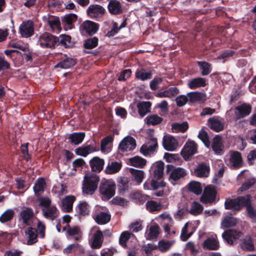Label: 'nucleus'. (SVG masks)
Returning <instances> with one entry per match:
<instances>
[{
	"mask_svg": "<svg viewBox=\"0 0 256 256\" xmlns=\"http://www.w3.org/2000/svg\"><path fill=\"white\" fill-rule=\"evenodd\" d=\"M224 207L226 210L236 212L240 211L242 208L246 207L247 216L252 220V222H256V210L252 205L251 196L250 194L239 196L235 198H226Z\"/></svg>",
	"mask_w": 256,
	"mask_h": 256,
	"instance_id": "f257e3e1",
	"label": "nucleus"
},
{
	"mask_svg": "<svg viewBox=\"0 0 256 256\" xmlns=\"http://www.w3.org/2000/svg\"><path fill=\"white\" fill-rule=\"evenodd\" d=\"M99 176L94 174L84 176L82 184V192L85 194H92L97 189Z\"/></svg>",
	"mask_w": 256,
	"mask_h": 256,
	"instance_id": "f03ea898",
	"label": "nucleus"
},
{
	"mask_svg": "<svg viewBox=\"0 0 256 256\" xmlns=\"http://www.w3.org/2000/svg\"><path fill=\"white\" fill-rule=\"evenodd\" d=\"M37 43L43 48H54L58 42L57 36L52 35L49 32H44L36 35Z\"/></svg>",
	"mask_w": 256,
	"mask_h": 256,
	"instance_id": "7ed1b4c3",
	"label": "nucleus"
},
{
	"mask_svg": "<svg viewBox=\"0 0 256 256\" xmlns=\"http://www.w3.org/2000/svg\"><path fill=\"white\" fill-rule=\"evenodd\" d=\"M116 187L114 182L106 180L100 184V192L103 197L109 200L115 194Z\"/></svg>",
	"mask_w": 256,
	"mask_h": 256,
	"instance_id": "20e7f679",
	"label": "nucleus"
},
{
	"mask_svg": "<svg viewBox=\"0 0 256 256\" xmlns=\"http://www.w3.org/2000/svg\"><path fill=\"white\" fill-rule=\"evenodd\" d=\"M217 192L214 187L207 186L205 188L200 200L204 204H212L215 202Z\"/></svg>",
	"mask_w": 256,
	"mask_h": 256,
	"instance_id": "39448f33",
	"label": "nucleus"
},
{
	"mask_svg": "<svg viewBox=\"0 0 256 256\" xmlns=\"http://www.w3.org/2000/svg\"><path fill=\"white\" fill-rule=\"evenodd\" d=\"M43 21L46 24V26L50 28L52 32L58 33L61 30V26L60 19L58 17L47 15L43 16Z\"/></svg>",
	"mask_w": 256,
	"mask_h": 256,
	"instance_id": "423d86ee",
	"label": "nucleus"
},
{
	"mask_svg": "<svg viewBox=\"0 0 256 256\" xmlns=\"http://www.w3.org/2000/svg\"><path fill=\"white\" fill-rule=\"evenodd\" d=\"M34 216V214L33 209L30 207H26L20 211L19 214V220L22 221L23 224L27 226H30Z\"/></svg>",
	"mask_w": 256,
	"mask_h": 256,
	"instance_id": "0eeeda50",
	"label": "nucleus"
},
{
	"mask_svg": "<svg viewBox=\"0 0 256 256\" xmlns=\"http://www.w3.org/2000/svg\"><path fill=\"white\" fill-rule=\"evenodd\" d=\"M197 144L194 141L187 142L182 150L180 154L184 160H188L190 157L194 154L197 152Z\"/></svg>",
	"mask_w": 256,
	"mask_h": 256,
	"instance_id": "6e6552de",
	"label": "nucleus"
},
{
	"mask_svg": "<svg viewBox=\"0 0 256 256\" xmlns=\"http://www.w3.org/2000/svg\"><path fill=\"white\" fill-rule=\"evenodd\" d=\"M166 168V172H170V178L174 181L184 178L186 174L184 169L182 168H175L172 164H168Z\"/></svg>",
	"mask_w": 256,
	"mask_h": 256,
	"instance_id": "1a4fd4ad",
	"label": "nucleus"
},
{
	"mask_svg": "<svg viewBox=\"0 0 256 256\" xmlns=\"http://www.w3.org/2000/svg\"><path fill=\"white\" fill-rule=\"evenodd\" d=\"M105 13V9L103 6L97 4H90L86 10L88 16L92 18L102 17Z\"/></svg>",
	"mask_w": 256,
	"mask_h": 256,
	"instance_id": "9d476101",
	"label": "nucleus"
},
{
	"mask_svg": "<svg viewBox=\"0 0 256 256\" xmlns=\"http://www.w3.org/2000/svg\"><path fill=\"white\" fill-rule=\"evenodd\" d=\"M136 147L135 139L130 136L124 138L120 142L118 148L122 152L134 150Z\"/></svg>",
	"mask_w": 256,
	"mask_h": 256,
	"instance_id": "9b49d317",
	"label": "nucleus"
},
{
	"mask_svg": "<svg viewBox=\"0 0 256 256\" xmlns=\"http://www.w3.org/2000/svg\"><path fill=\"white\" fill-rule=\"evenodd\" d=\"M80 30L82 34H93L96 32L98 29V25L90 20H86L80 26Z\"/></svg>",
	"mask_w": 256,
	"mask_h": 256,
	"instance_id": "f8f14e48",
	"label": "nucleus"
},
{
	"mask_svg": "<svg viewBox=\"0 0 256 256\" xmlns=\"http://www.w3.org/2000/svg\"><path fill=\"white\" fill-rule=\"evenodd\" d=\"M20 32L24 38H29L34 34V26L32 21L27 20L22 22L20 26Z\"/></svg>",
	"mask_w": 256,
	"mask_h": 256,
	"instance_id": "ddd939ff",
	"label": "nucleus"
},
{
	"mask_svg": "<svg viewBox=\"0 0 256 256\" xmlns=\"http://www.w3.org/2000/svg\"><path fill=\"white\" fill-rule=\"evenodd\" d=\"M235 114L238 119L248 116L251 112L252 106L247 103H243L235 108Z\"/></svg>",
	"mask_w": 256,
	"mask_h": 256,
	"instance_id": "4468645a",
	"label": "nucleus"
},
{
	"mask_svg": "<svg viewBox=\"0 0 256 256\" xmlns=\"http://www.w3.org/2000/svg\"><path fill=\"white\" fill-rule=\"evenodd\" d=\"M178 144V140L174 136L170 135H166L163 137L162 146L166 150L174 151L176 148Z\"/></svg>",
	"mask_w": 256,
	"mask_h": 256,
	"instance_id": "2eb2a0df",
	"label": "nucleus"
},
{
	"mask_svg": "<svg viewBox=\"0 0 256 256\" xmlns=\"http://www.w3.org/2000/svg\"><path fill=\"white\" fill-rule=\"evenodd\" d=\"M242 234L240 232L229 230L223 232L222 237L228 244H233L234 240L238 239Z\"/></svg>",
	"mask_w": 256,
	"mask_h": 256,
	"instance_id": "dca6fc26",
	"label": "nucleus"
},
{
	"mask_svg": "<svg viewBox=\"0 0 256 256\" xmlns=\"http://www.w3.org/2000/svg\"><path fill=\"white\" fill-rule=\"evenodd\" d=\"M210 172V168L206 164L202 162L194 170V174L199 178H207Z\"/></svg>",
	"mask_w": 256,
	"mask_h": 256,
	"instance_id": "f3484780",
	"label": "nucleus"
},
{
	"mask_svg": "<svg viewBox=\"0 0 256 256\" xmlns=\"http://www.w3.org/2000/svg\"><path fill=\"white\" fill-rule=\"evenodd\" d=\"M212 148L216 154L220 155L223 154L224 152V146L222 137L220 136L216 135L213 138Z\"/></svg>",
	"mask_w": 256,
	"mask_h": 256,
	"instance_id": "a211bd4d",
	"label": "nucleus"
},
{
	"mask_svg": "<svg viewBox=\"0 0 256 256\" xmlns=\"http://www.w3.org/2000/svg\"><path fill=\"white\" fill-rule=\"evenodd\" d=\"M202 246L204 248L209 250H218L220 248V244L216 236L207 238L203 242Z\"/></svg>",
	"mask_w": 256,
	"mask_h": 256,
	"instance_id": "6ab92c4d",
	"label": "nucleus"
},
{
	"mask_svg": "<svg viewBox=\"0 0 256 256\" xmlns=\"http://www.w3.org/2000/svg\"><path fill=\"white\" fill-rule=\"evenodd\" d=\"M89 163L92 172H100L104 168V160L98 156H94L90 160Z\"/></svg>",
	"mask_w": 256,
	"mask_h": 256,
	"instance_id": "aec40b11",
	"label": "nucleus"
},
{
	"mask_svg": "<svg viewBox=\"0 0 256 256\" xmlns=\"http://www.w3.org/2000/svg\"><path fill=\"white\" fill-rule=\"evenodd\" d=\"M76 200L74 196H66L62 200V210L65 212H70L72 210L73 204Z\"/></svg>",
	"mask_w": 256,
	"mask_h": 256,
	"instance_id": "412c9836",
	"label": "nucleus"
},
{
	"mask_svg": "<svg viewBox=\"0 0 256 256\" xmlns=\"http://www.w3.org/2000/svg\"><path fill=\"white\" fill-rule=\"evenodd\" d=\"M42 215L46 218L52 220H55L58 216L59 214L58 210L54 205H52L48 208H42Z\"/></svg>",
	"mask_w": 256,
	"mask_h": 256,
	"instance_id": "4be33fe9",
	"label": "nucleus"
},
{
	"mask_svg": "<svg viewBox=\"0 0 256 256\" xmlns=\"http://www.w3.org/2000/svg\"><path fill=\"white\" fill-rule=\"evenodd\" d=\"M208 127L216 132H220L224 130V124L216 117L213 116L208 120Z\"/></svg>",
	"mask_w": 256,
	"mask_h": 256,
	"instance_id": "5701e85b",
	"label": "nucleus"
},
{
	"mask_svg": "<svg viewBox=\"0 0 256 256\" xmlns=\"http://www.w3.org/2000/svg\"><path fill=\"white\" fill-rule=\"evenodd\" d=\"M25 234L28 236V245H32L38 242V230L36 228L28 226L25 230Z\"/></svg>",
	"mask_w": 256,
	"mask_h": 256,
	"instance_id": "b1692460",
	"label": "nucleus"
},
{
	"mask_svg": "<svg viewBox=\"0 0 256 256\" xmlns=\"http://www.w3.org/2000/svg\"><path fill=\"white\" fill-rule=\"evenodd\" d=\"M241 248L247 252H252L254 250V240L250 235H246L242 240L240 243Z\"/></svg>",
	"mask_w": 256,
	"mask_h": 256,
	"instance_id": "393cba45",
	"label": "nucleus"
},
{
	"mask_svg": "<svg viewBox=\"0 0 256 256\" xmlns=\"http://www.w3.org/2000/svg\"><path fill=\"white\" fill-rule=\"evenodd\" d=\"M108 8L109 12L112 14L117 15L122 12V5L117 0H110Z\"/></svg>",
	"mask_w": 256,
	"mask_h": 256,
	"instance_id": "a878e982",
	"label": "nucleus"
},
{
	"mask_svg": "<svg viewBox=\"0 0 256 256\" xmlns=\"http://www.w3.org/2000/svg\"><path fill=\"white\" fill-rule=\"evenodd\" d=\"M78 218H80L89 215L90 206L86 202H80L76 206Z\"/></svg>",
	"mask_w": 256,
	"mask_h": 256,
	"instance_id": "bb28decb",
	"label": "nucleus"
},
{
	"mask_svg": "<svg viewBox=\"0 0 256 256\" xmlns=\"http://www.w3.org/2000/svg\"><path fill=\"white\" fill-rule=\"evenodd\" d=\"M85 136L84 132H72L69 135L68 139L71 144L78 145L82 142Z\"/></svg>",
	"mask_w": 256,
	"mask_h": 256,
	"instance_id": "cd10ccee",
	"label": "nucleus"
},
{
	"mask_svg": "<svg viewBox=\"0 0 256 256\" xmlns=\"http://www.w3.org/2000/svg\"><path fill=\"white\" fill-rule=\"evenodd\" d=\"M152 104L150 102H141L137 104L138 112L140 117H144L147 113L150 112Z\"/></svg>",
	"mask_w": 256,
	"mask_h": 256,
	"instance_id": "c85d7f7f",
	"label": "nucleus"
},
{
	"mask_svg": "<svg viewBox=\"0 0 256 256\" xmlns=\"http://www.w3.org/2000/svg\"><path fill=\"white\" fill-rule=\"evenodd\" d=\"M230 163L232 166L235 168H239L242 166V160L241 154L238 152H234L231 154L230 159Z\"/></svg>",
	"mask_w": 256,
	"mask_h": 256,
	"instance_id": "c756f323",
	"label": "nucleus"
},
{
	"mask_svg": "<svg viewBox=\"0 0 256 256\" xmlns=\"http://www.w3.org/2000/svg\"><path fill=\"white\" fill-rule=\"evenodd\" d=\"M46 186L45 180L44 178H38L33 187L34 194L36 196H40L44 192V188Z\"/></svg>",
	"mask_w": 256,
	"mask_h": 256,
	"instance_id": "7c9ffc66",
	"label": "nucleus"
},
{
	"mask_svg": "<svg viewBox=\"0 0 256 256\" xmlns=\"http://www.w3.org/2000/svg\"><path fill=\"white\" fill-rule=\"evenodd\" d=\"M129 180L126 177H120L118 180V192L120 194H123L129 188Z\"/></svg>",
	"mask_w": 256,
	"mask_h": 256,
	"instance_id": "2f4dec72",
	"label": "nucleus"
},
{
	"mask_svg": "<svg viewBox=\"0 0 256 256\" xmlns=\"http://www.w3.org/2000/svg\"><path fill=\"white\" fill-rule=\"evenodd\" d=\"M164 162L162 161L158 162L154 166V177L157 180H160L164 176Z\"/></svg>",
	"mask_w": 256,
	"mask_h": 256,
	"instance_id": "473e14b6",
	"label": "nucleus"
},
{
	"mask_svg": "<svg viewBox=\"0 0 256 256\" xmlns=\"http://www.w3.org/2000/svg\"><path fill=\"white\" fill-rule=\"evenodd\" d=\"M110 214L104 212H100L94 218L96 222L98 224H106L110 220Z\"/></svg>",
	"mask_w": 256,
	"mask_h": 256,
	"instance_id": "72a5a7b5",
	"label": "nucleus"
},
{
	"mask_svg": "<svg viewBox=\"0 0 256 256\" xmlns=\"http://www.w3.org/2000/svg\"><path fill=\"white\" fill-rule=\"evenodd\" d=\"M77 16L74 14H69L66 15L62 18V22L64 23L66 30H70L73 28V24L76 22Z\"/></svg>",
	"mask_w": 256,
	"mask_h": 256,
	"instance_id": "f704fd0d",
	"label": "nucleus"
},
{
	"mask_svg": "<svg viewBox=\"0 0 256 256\" xmlns=\"http://www.w3.org/2000/svg\"><path fill=\"white\" fill-rule=\"evenodd\" d=\"M96 151L91 145L82 146L76 148L74 152L76 155L86 157L92 152Z\"/></svg>",
	"mask_w": 256,
	"mask_h": 256,
	"instance_id": "c9c22d12",
	"label": "nucleus"
},
{
	"mask_svg": "<svg viewBox=\"0 0 256 256\" xmlns=\"http://www.w3.org/2000/svg\"><path fill=\"white\" fill-rule=\"evenodd\" d=\"M122 167L120 162H109L105 169V172L107 174H112L118 172Z\"/></svg>",
	"mask_w": 256,
	"mask_h": 256,
	"instance_id": "e433bc0d",
	"label": "nucleus"
},
{
	"mask_svg": "<svg viewBox=\"0 0 256 256\" xmlns=\"http://www.w3.org/2000/svg\"><path fill=\"white\" fill-rule=\"evenodd\" d=\"M152 70L141 68L136 72V76L138 80L144 81L152 78Z\"/></svg>",
	"mask_w": 256,
	"mask_h": 256,
	"instance_id": "4c0bfd02",
	"label": "nucleus"
},
{
	"mask_svg": "<svg viewBox=\"0 0 256 256\" xmlns=\"http://www.w3.org/2000/svg\"><path fill=\"white\" fill-rule=\"evenodd\" d=\"M153 142V146H148L143 144L140 149V152L144 156L149 155L150 153L154 152L158 146V142H156L154 139L152 140Z\"/></svg>",
	"mask_w": 256,
	"mask_h": 256,
	"instance_id": "58836bf2",
	"label": "nucleus"
},
{
	"mask_svg": "<svg viewBox=\"0 0 256 256\" xmlns=\"http://www.w3.org/2000/svg\"><path fill=\"white\" fill-rule=\"evenodd\" d=\"M179 90L176 87H171L168 89L162 92H158L156 96L158 98H171L178 94Z\"/></svg>",
	"mask_w": 256,
	"mask_h": 256,
	"instance_id": "ea45409f",
	"label": "nucleus"
},
{
	"mask_svg": "<svg viewBox=\"0 0 256 256\" xmlns=\"http://www.w3.org/2000/svg\"><path fill=\"white\" fill-rule=\"evenodd\" d=\"M206 80L202 78H196L191 80L188 84V86L191 89H194L198 88L204 87L206 86Z\"/></svg>",
	"mask_w": 256,
	"mask_h": 256,
	"instance_id": "a19ab883",
	"label": "nucleus"
},
{
	"mask_svg": "<svg viewBox=\"0 0 256 256\" xmlns=\"http://www.w3.org/2000/svg\"><path fill=\"white\" fill-rule=\"evenodd\" d=\"M103 242V235L100 230H97L94 235V240L92 246L94 248H100Z\"/></svg>",
	"mask_w": 256,
	"mask_h": 256,
	"instance_id": "79ce46f5",
	"label": "nucleus"
},
{
	"mask_svg": "<svg viewBox=\"0 0 256 256\" xmlns=\"http://www.w3.org/2000/svg\"><path fill=\"white\" fill-rule=\"evenodd\" d=\"M132 198L135 203L140 205L145 202L149 196L140 192H135L132 194Z\"/></svg>",
	"mask_w": 256,
	"mask_h": 256,
	"instance_id": "37998d69",
	"label": "nucleus"
},
{
	"mask_svg": "<svg viewBox=\"0 0 256 256\" xmlns=\"http://www.w3.org/2000/svg\"><path fill=\"white\" fill-rule=\"evenodd\" d=\"M146 209L150 212L160 211L162 208V205L153 200H148L146 204Z\"/></svg>",
	"mask_w": 256,
	"mask_h": 256,
	"instance_id": "c03bdc74",
	"label": "nucleus"
},
{
	"mask_svg": "<svg viewBox=\"0 0 256 256\" xmlns=\"http://www.w3.org/2000/svg\"><path fill=\"white\" fill-rule=\"evenodd\" d=\"M188 100L191 102H201L205 100V94L202 92H194L188 94Z\"/></svg>",
	"mask_w": 256,
	"mask_h": 256,
	"instance_id": "a18cd8bd",
	"label": "nucleus"
},
{
	"mask_svg": "<svg viewBox=\"0 0 256 256\" xmlns=\"http://www.w3.org/2000/svg\"><path fill=\"white\" fill-rule=\"evenodd\" d=\"M188 128V124L187 122L182 123L174 122L172 125V130L174 132H184Z\"/></svg>",
	"mask_w": 256,
	"mask_h": 256,
	"instance_id": "49530a36",
	"label": "nucleus"
},
{
	"mask_svg": "<svg viewBox=\"0 0 256 256\" xmlns=\"http://www.w3.org/2000/svg\"><path fill=\"white\" fill-rule=\"evenodd\" d=\"M129 171L134 181L138 184L142 183L144 178V172L142 170L130 168Z\"/></svg>",
	"mask_w": 256,
	"mask_h": 256,
	"instance_id": "de8ad7c7",
	"label": "nucleus"
},
{
	"mask_svg": "<svg viewBox=\"0 0 256 256\" xmlns=\"http://www.w3.org/2000/svg\"><path fill=\"white\" fill-rule=\"evenodd\" d=\"M79 251L80 252H84V249L80 244L74 243L68 245L66 248H64L63 252L64 254H68L72 252Z\"/></svg>",
	"mask_w": 256,
	"mask_h": 256,
	"instance_id": "09e8293b",
	"label": "nucleus"
},
{
	"mask_svg": "<svg viewBox=\"0 0 256 256\" xmlns=\"http://www.w3.org/2000/svg\"><path fill=\"white\" fill-rule=\"evenodd\" d=\"M130 164L136 168H142L146 163V160L139 156H136L129 159Z\"/></svg>",
	"mask_w": 256,
	"mask_h": 256,
	"instance_id": "8fccbe9b",
	"label": "nucleus"
},
{
	"mask_svg": "<svg viewBox=\"0 0 256 256\" xmlns=\"http://www.w3.org/2000/svg\"><path fill=\"white\" fill-rule=\"evenodd\" d=\"M145 120L148 126H155L160 124L163 120V118L157 114H151L146 116Z\"/></svg>",
	"mask_w": 256,
	"mask_h": 256,
	"instance_id": "3c124183",
	"label": "nucleus"
},
{
	"mask_svg": "<svg viewBox=\"0 0 256 256\" xmlns=\"http://www.w3.org/2000/svg\"><path fill=\"white\" fill-rule=\"evenodd\" d=\"M188 188L190 192L197 195L200 194L202 192L200 183L198 182H190L188 184Z\"/></svg>",
	"mask_w": 256,
	"mask_h": 256,
	"instance_id": "603ef678",
	"label": "nucleus"
},
{
	"mask_svg": "<svg viewBox=\"0 0 256 256\" xmlns=\"http://www.w3.org/2000/svg\"><path fill=\"white\" fill-rule=\"evenodd\" d=\"M236 224V220L234 217L230 216H226L221 223L222 227L224 228H229L234 226Z\"/></svg>",
	"mask_w": 256,
	"mask_h": 256,
	"instance_id": "864d4df0",
	"label": "nucleus"
},
{
	"mask_svg": "<svg viewBox=\"0 0 256 256\" xmlns=\"http://www.w3.org/2000/svg\"><path fill=\"white\" fill-rule=\"evenodd\" d=\"M60 43L65 48H72L74 46V43L72 40L70 36L66 34H60Z\"/></svg>",
	"mask_w": 256,
	"mask_h": 256,
	"instance_id": "5fc2aeb1",
	"label": "nucleus"
},
{
	"mask_svg": "<svg viewBox=\"0 0 256 256\" xmlns=\"http://www.w3.org/2000/svg\"><path fill=\"white\" fill-rule=\"evenodd\" d=\"M204 210L203 206L199 202H194L191 206L190 213L194 216H197L201 214Z\"/></svg>",
	"mask_w": 256,
	"mask_h": 256,
	"instance_id": "6e6d98bb",
	"label": "nucleus"
},
{
	"mask_svg": "<svg viewBox=\"0 0 256 256\" xmlns=\"http://www.w3.org/2000/svg\"><path fill=\"white\" fill-rule=\"evenodd\" d=\"M14 215V211L12 209H8L0 216V222L4 223L10 221L13 218Z\"/></svg>",
	"mask_w": 256,
	"mask_h": 256,
	"instance_id": "4d7b16f0",
	"label": "nucleus"
},
{
	"mask_svg": "<svg viewBox=\"0 0 256 256\" xmlns=\"http://www.w3.org/2000/svg\"><path fill=\"white\" fill-rule=\"evenodd\" d=\"M198 138L203 142L206 148H210V142L209 140V136L206 132L201 130L198 134Z\"/></svg>",
	"mask_w": 256,
	"mask_h": 256,
	"instance_id": "13d9d810",
	"label": "nucleus"
},
{
	"mask_svg": "<svg viewBox=\"0 0 256 256\" xmlns=\"http://www.w3.org/2000/svg\"><path fill=\"white\" fill-rule=\"evenodd\" d=\"M29 145L28 142L23 144L20 146V151L22 154V156L24 160L27 162L30 161L32 160V156L29 154L28 146Z\"/></svg>",
	"mask_w": 256,
	"mask_h": 256,
	"instance_id": "bf43d9fd",
	"label": "nucleus"
},
{
	"mask_svg": "<svg viewBox=\"0 0 256 256\" xmlns=\"http://www.w3.org/2000/svg\"><path fill=\"white\" fill-rule=\"evenodd\" d=\"M131 235H133V234L127 231L124 232L121 234L119 238V243L122 247H126V242L130 238Z\"/></svg>",
	"mask_w": 256,
	"mask_h": 256,
	"instance_id": "052dcab7",
	"label": "nucleus"
},
{
	"mask_svg": "<svg viewBox=\"0 0 256 256\" xmlns=\"http://www.w3.org/2000/svg\"><path fill=\"white\" fill-rule=\"evenodd\" d=\"M160 228L158 224L152 225L150 228L148 237L150 239L156 238L159 234Z\"/></svg>",
	"mask_w": 256,
	"mask_h": 256,
	"instance_id": "680f3d73",
	"label": "nucleus"
},
{
	"mask_svg": "<svg viewBox=\"0 0 256 256\" xmlns=\"http://www.w3.org/2000/svg\"><path fill=\"white\" fill-rule=\"evenodd\" d=\"M172 246L170 242H165L163 240H160L158 243V249L162 252H166L169 250Z\"/></svg>",
	"mask_w": 256,
	"mask_h": 256,
	"instance_id": "e2e57ef3",
	"label": "nucleus"
},
{
	"mask_svg": "<svg viewBox=\"0 0 256 256\" xmlns=\"http://www.w3.org/2000/svg\"><path fill=\"white\" fill-rule=\"evenodd\" d=\"M39 206L44 208H48L52 206V200L48 196L40 197L38 199Z\"/></svg>",
	"mask_w": 256,
	"mask_h": 256,
	"instance_id": "0e129e2a",
	"label": "nucleus"
},
{
	"mask_svg": "<svg viewBox=\"0 0 256 256\" xmlns=\"http://www.w3.org/2000/svg\"><path fill=\"white\" fill-rule=\"evenodd\" d=\"M98 44V38L96 37H94L92 38L87 40L84 44V46L86 48H93L96 47Z\"/></svg>",
	"mask_w": 256,
	"mask_h": 256,
	"instance_id": "69168bd1",
	"label": "nucleus"
},
{
	"mask_svg": "<svg viewBox=\"0 0 256 256\" xmlns=\"http://www.w3.org/2000/svg\"><path fill=\"white\" fill-rule=\"evenodd\" d=\"M114 140L113 136L109 135L103 138L100 142V148L102 151L105 150L106 146Z\"/></svg>",
	"mask_w": 256,
	"mask_h": 256,
	"instance_id": "338daca9",
	"label": "nucleus"
},
{
	"mask_svg": "<svg viewBox=\"0 0 256 256\" xmlns=\"http://www.w3.org/2000/svg\"><path fill=\"white\" fill-rule=\"evenodd\" d=\"M256 182L254 178L248 179L246 182L242 184L240 190L241 192L246 191L250 188Z\"/></svg>",
	"mask_w": 256,
	"mask_h": 256,
	"instance_id": "774afa93",
	"label": "nucleus"
}]
</instances>
